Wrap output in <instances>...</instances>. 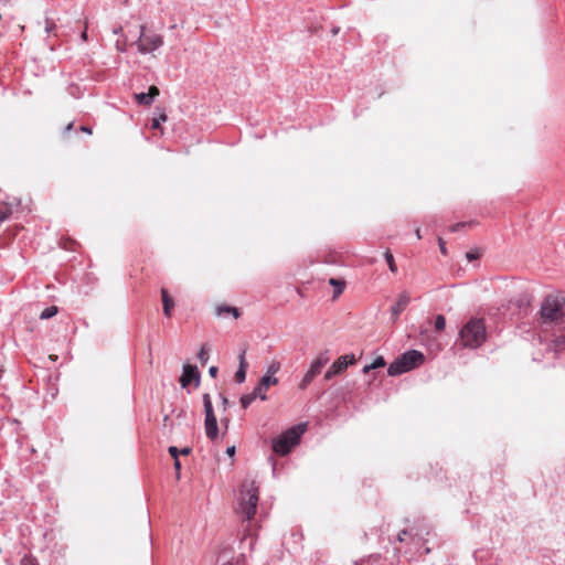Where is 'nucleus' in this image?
Returning a JSON list of instances; mask_svg holds the SVG:
<instances>
[{
  "instance_id": "obj_1",
  "label": "nucleus",
  "mask_w": 565,
  "mask_h": 565,
  "mask_svg": "<svg viewBox=\"0 0 565 565\" xmlns=\"http://www.w3.org/2000/svg\"><path fill=\"white\" fill-rule=\"evenodd\" d=\"M259 499V487L254 479H245L239 488L236 512L244 520H252L256 513Z\"/></svg>"
},
{
  "instance_id": "obj_2",
  "label": "nucleus",
  "mask_w": 565,
  "mask_h": 565,
  "mask_svg": "<svg viewBox=\"0 0 565 565\" xmlns=\"http://www.w3.org/2000/svg\"><path fill=\"white\" fill-rule=\"evenodd\" d=\"M486 326L482 319L469 320L459 332V341L463 348L477 349L486 341Z\"/></svg>"
},
{
  "instance_id": "obj_3",
  "label": "nucleus",
  "mask_w": 565,
  "mask_h": 565,
  "mask_svg": "<svg viewBox=\"0 0 565 565\" xmlns=\"http://www.w3.org/2000/svg\"><path fill=\"white\" fill-rule=\"evenodd\" d=\"M306 431V425L299 424L282 433L273 443V449L280 456H286L299 444L301 436Z\"/></svg>"
},
{
  "instance_id": "obj_4",
  "label": "nucleus",
  "mask_w": 565,
  "mask_h": 565,
  "mask_svg": "<svg viewBox=\"0 0 565 565\" xmlns=\"http://www.w3.org/2000/svg\"><path fill=\"white\" fill-rule=\"evenodd\" d=\"M424 359V354L420 351L409 350L390 364L387 373L391 376L401 375L419 366Z\"/></svg>"
},
{
  "instance_id": "obj_5",
  "label": "nucleus",
  "mask_w": 565,
  "mask_h": 565,
  "mask_svg": "<svg viewBox=\"0 0 565 565\" xmlns=\"http://www.w3.org/2000/svg\"><path fill=\"white\" fill-rule=\"evenodd\" d=\"M543 322H554L562 318V302L557 297L547 296L540 309Z\"/></svg>"
},
{
  "instance_id": "obj_6",
  "label": "nucleus",
  "mask_w": 565,
  "mask_h": 565,
  "mask_svg": "<svg viewBox=\"0 0 565 565\" xmlns=\"http://www.w3.org/2000/svg\"><path fill=\"white\" fill-rule=\"evenodd\" d=\"M203 406H204V428H205V435L209 439L215 440L218 436V427H217V420L214 414L212 399L210 394L205 393L203 394Z\"/></svg>"
},
{
  "instance_id": "obj_7",
  "label": "nucleus",
  "mask_w": 565,
  "mask_h": 565,
  "mask_svg": "<svg viewBox=\"0 0 565 565\" xmlns=\"http://www.w3.org/2000/svg\"><path fill=\"white\" fill-rule=\"evenodd\" d=\"M329 352H321L311 363L309 370L303 375L302 380L299 383V388L305 390L308 385L313 381V379L319 375L322 369L329 363Z\"/></svg>"
},
{
  "instance_id": "obj_8",
  "label": "nucleus",
  "mask_w": 565,
  "mask_h": 565,
  "mask_svg": "<svg viewBox=\"0 0 565 565\" xmlns=\"http://www.w3.org/2000/svg\"><path fill=\"white\" fill-rule=\"evenodd\" d=\"M162 45L161 38H137L130 43V49L140 54H150Z\"/></svg>"
},
{
  "instance_id": "obj_9",
  "label": "nucleus",
  "mask_w": 565,
  "mask_h": 565,
  "mask_svg": "<svg viewBox=\"0 0 565 565\" xmlns=\"http://www.w3.org/2000/svg\"><path fill=\"white\" fill-rule=\"evenodd\" d=\"M355 362L354 354L350 355H341L338 358L332 365L328 369V371L324 374V380L330 381L335 375L342 373L347 370V367L350 364H353Z\"/></svg>"
},
{
  "instance_id": "obj_10",
  "label": "nucleus",
  "mask_w": 565,
  "mask_h": 565,
  "mask_svg": "<svg viewBox=\"0 0 565 565\" xmlns=\"http://www.w3.org/2000/svg\"><path fill=\"white\" fill-rule=\"evenodd\" d=\"M409 302V292L407 290L402 291L397 298L396 303L391 307V319L393 322L397 321L399 315L405 310Z\"/></svg>"
},
{
  "instance_id": "obj_11",
  "label": "nucleus",
  "mask_w": 565,
  "mask_h": 565,
  "mask_svg": "<svg viewBox=\"0 0 565 565\" xmlns=\"http://www.w3.org/2000/svg\"><path fill=\"white\" fill-rule=\"evenodd\" d=\"M194 382L195 386L200 384V372L198 367L191 364L183 365V373L180 379L182 387H186L190 383Z\"/></svg>"
},
{
  "instance_id": "obj_12",
  "label": "nucleus",
  "mask_w": 565,
  "mask_h": 565,
  "mask_svg": "<svg viewBox=\"0 0 565 565\" xmlns=\"http://www.w3.org/2000/svg\"><path fill=\"white\" fill-rule=\"evenodd\" d=\"M278 379L271 376H263L258 384L255 386L254 391L259 396L262 401L267 399V391L271 385H277Z\"/></svg>"
},
{
  "instance_id": "obj_13",
  "label": "nucleus",
  "mask_w": 565,
  "mask_h": 565,
  "mask_svg": "<svg viewBox=\"0 0 565 565\" xmlns=\"http://www.w3.org/2000/svg\"><path fill=\"white\" fill-rule=\"evenodd\" d=\"M159 94V88L152 85L149 87L148 93H137L134 97L137 104L150 106Z\"/></svg>"
},
{
  "instance_id": "obj_14",
  "label": "nucleus",
  "mask_w": 565,
  "mask_h": 565,
  "mask_svg": "<svg viewBox=\"0 0 565 565\" xmlns=\"http://www.w3.org/2000/svg\"><path fill=\"white\" fill-rule=\"evenodd\" d=\"M429 534V529L426 524H423L420 527H418L416 531H414V527H411L409 530H403L399 534H398V541L403 542L404 541V537L406 535H409L412 536L413 539L415 537H418V539H424V535H428Z\"/></svg>"
},
{
  "instance_id": "obj_15",
  "label": "nucleus",
  "mask_w": 565,
  "mask_h": 565,
  "mask_svg": "<svg viewBox=\"0 0 565 565\" xmlns=\"http://www.w3.org/2000/svg\"><path fill=\"white\" fill-rule=\"evenodd\" d=\"M238 360H239V366H238V370L235 373V381L241 384L246 379V369L248 366V363H247L246 358H245V351H243L239 354V359Z\"/></svg>"
},
{
  "instance_id": "obj_16",
  "label": "nucleus",
  "mask_w": 565,
  "mask_h": 565,
  "mask_svg": "<svg viewBox=\"0 0 565 565\" xmlns=\"http://www.w3.org/2000/svg\"><path fill=\"white\" fill-rule=\"evenodd\" d=\"M162 302H163V313L166 317H171V310L174 306L173 300L169 297L168 291L166 289L161 290Z\"/></svg>"
},
{
  "instance_id": "obj_17",
  "label": "nucleus",
  "mask_w": 565,
  "mask_h": 565,
  "mask_svg": "<svg viewBox=\"0 0 565 565\" xmlns=\"http://www.w3.org/2000/svg\"><path fill=\"white\" fill-rule=\"evenodd\" d=\"M215 313L218 317L223 316L224 313H232L234 318H238L239 317V311H238L237 308L231 307V306H226V305L217 306L216 309H215Z\"/></svg>"
},
{
  "instance_id": "obj_18",
  "label": "nucleus",
  "mask_w": 565,
  "mask_h": 565,
  "mask_svg": "<svg viewBox=\"0 0 565 565\" xmlns=\"http://www.w3.org/2000/svg\"><path fill=\"white\" fill-rule=\"evenodd\" d=\"M385 365V360L383 356H377L371 364L365 365L363 367L364 373H369L371 370H375Z\"/></svg>"
},
{
  "instance_id": "obj_19",
  "label": "nucleus",
  "mask_w": 565,
  "mask_h": 565,
  "mask_svg": "<svg viewBox=\"0 0 565 565\" xmlns=\"http://www.w3.org/2000/svg\"><path fill=\"white\" fill-rule=\"evenodd\" d=\"M256 398H259V396L254 390L252 393L243 395L241 397L242 407L247 408Z\"/></svg>"
},
{
  "instance_id": "obj_20",
  "label": "nucleus",
  "mask_w": 565,
  "mask_h": 565,
  "mask_svg": "<svg viewBox=\"0 0 565 565\" xmlns=\"http://www.w3.org/2000/svg\"><path fill=\"white\" fill-rule=\"evenodd\" d=\"M329 284L334 287V298L343 292L344 281H341L335 278H330Z\"/></svg>"
},
{
  "instance_id": "obj_21",
  "label": "nucleus",
  "mask_w": 565,
  "mask_h": 565,
  "mask_svg": "<svg viewBox=\"0 0 565 565\" xmlns=\"http://www.w3.org/2000/svg\"><path fill=\"white\" fill-rule=\"evenodd\" d=\"M280 362L279 361H271L267 369H266V374L264 376H271V377H275L274 375L279 372L280 370Z\"/></svg>"
},
{
  "instance_id": "obj_22",
  "label": "nucleus",
  "mask_w": 565,
  "mask_h": 565,
  "mask_svg": "<svg viewBox=\"0 0 565 565\" xmlns=\"http://www.w3.org/2000/svg\"><path fill=\"white\" fill-rule=\"evenodd\" d=\"M57 307L55 306L47 307L41 312L40 318L42 320L50 319L54 317L57 313Z\"/></svg>"
},
{
  "instance_id": "obj_23",
  "label": "nucleus",
  "mask_w": 565,
  "mask_h": 565,
  "mask_svg": "<svg viewBox=\"0 0 565 565\" xmlns=\"http://www.w3.org/2000/svg\"><path fill=\"white\" fill-rule=\"evenodd\" d=\"M384 257H385V260L388 265V268L392 273H396L397 271V266L395 264V260H394V257L392 255V253L390 250H386L384 253Z\"/></svg>"
},
{
  "instance_id": "obj_24",
  "label": "nucleus",
  "mask_w": 565,
  "mask_h": 565,
  "mask_svg": "<svg viewBox=\"0 0 565 565\" xmlns=\"http://www.w3.org/2000/svg\"><path fill=\"white\" fill-rule=\"evenodd\" d=\"M167 118H168V117H167L166 113H164V111H162L158 117H154V118L152 119L151 128H152V129H158V128H160L161 122L166 121V120H167Z\"/></svg>"
},
{
  "instance_id": "obj_25",
  "label": "nucleus",
  "mask_w": 565,
  "mask_h": 565,
  "mask_svg": "<svg viewBox=\"0 0 565 565\" xmlns=\"http://www.w3.org/2000/svg\"><path fill=\"white\" fill-rule=\"evenodd\" d=\"M446 327V319L444 316L438 315L435 319V329L437 331H443Z\"/></svg>"
},
{
  "instance_id": "obj_26",
  "label": "nucleus",
  "mask_w": 565,
  "mask_h": 565,
  "mask_svg": "<svg viewBox=\"0 0 565 565\" xmlns=\"http://www.w3.org/2000/svg\"><path fill=\"white\" fill-rule=\"evenodd\" d=\"M198 359L202 362V364H205L209 360V352L206 348L203 345L201 350L198 353Z\"/></svg>"
},
{
  "instance_id": "obj_27",
  "label": "nucleus",
  "mask_w": 565,
  "mask_h": 565,
  "mask_svg": "<svg viewBox=\"0 0 565 565\" xmlns=\"http://www.w3.org/2000/svg\"><path fill=\"white\" fill-rule=\"evenodd\" d=\"M21 565H39V564L33 557L24 556L21 559Z\"/></svg>"
},
{
  "instance_id": "obj_28",
  "label": "nucleus",
  "mask_w": 565,
  "mask_h": 565,
  "mask_svg": "<svg viewBox=\"0 0 565 565\" xmlns=\"http://www.w3.org/2000/svg\"><path fill=\"white\" fill-rule=\"evenodd\" d=\"M10 213L11 212L7 207L6 209L0 207V222H4L9 217Z\"/></svg>"
},
{
  "instance_id": "obj_29",
  "label": "nucleus",
  "mask_w": 565,
  "mask_h": 565,
  "mask_svg": "<svg viewBox=\"0 0 565 565\" xmlns=\"http://www.w3.org/2000/svg\"><path fill=\"white\" fill-rule=\"evenodd\" d=\"M169 454L170 456L175 460V459H179L178 456L180 454L179 449L175 447V446H170L169 447Z\"/></svg>"
},
{
  "instance_id": "obj_30",
  "label": "nucleus",
  "mask_w": 565,
  "mask_h": 565,
  "mask_svg": "<svg viewBox=\"0 0 565 565\" xmlns=\"http://www.w3.org/2000/svg\"><path fill=\"white\" fill-rule=\"evenodd\" d=\"M438 245H439V249H440L441 254L447 255L446 243L441 237H438Z\"/></svg>"
},
{
  "instance_id": "obj_31",
  "label": "nucleus",
  "mask_w": 565,
  "mask_h": 565,
  "mask_svg": "<svg viewBox=\"0 0 565 565\" xmlns=\"http://www.w3.org/2000/svg\"><path fill=\"white\" fill-rule=\"evenodd\" d=\"M465 226H467V223L460 222V223H457V224H455V225L450 226V231H451V232H456V231H458L459 228H462V227H465Z\"/></svg>"
},
{
  "instance_id": "obj_32",
  "label": "nucleus",
  "mask_w": 565,
  "mask_h": 565,
  "mask_svg": "<svg viewBox=\"0 0 565 565\" xmlns=\"http://www.w3.org/2000/svg\"><path fill=\"white\" fill-rule=\"evenodd\" d=\"M174 469L177 470V479H180V469H181V462L179 459L174 460Z\"/></svg>"
},
{
  "instance_id": "obj_33",
  "label": "nucleus",
  "mask_w": 565,
  "mask_h": 565,
  "mask_svg": "<svg viewBox=\"0 0 565 565\" xmlns=\"http://www.w3.org/2000/svg\"><path fill=\"white\" fill-rule=\"evenodd\" d=\"M209 374L212 376V377H215L216 374H217V367L216 366H211L210 370H209Z\"/></svg>"
},
{
  "instance_id": "obj_34",
  "label": "nucleus",
  "mask_w": 565,
  "mask_h": 565,
  "mask_svg": "<svg viewBox=\"0 0 565 565\" xmlns=\"http://www.w3.org/2000/svg\"><path fill=\"white\" fill-rule=\"evenodd\" d=\"M339 32H340V28H339V26H332V28L330 29V33H331L332 35H337Z\"/></svg>"
},
{
  "instance_id": "obj_35",
  "label": "nucleus",
  "mask_w": 565,
  "mask_h": 565,
  "mask_svg": "<svg viewBox=\"0 0 565 565\" xmlns=\"http://www.w3.org/2000/svg\"><path fill=\"white\" fill-rule=\"evenodd\" d=\"M226 454H227L228 456H233V455L235 454V447H234V446L228 447V448L226 449Z\"/></svg>"
},
{
  "instance_id": "obj_36",
  "label": "nucleus",
  "mask_w": 565,
  "mask_h": 565,
  "mask_svg": "<svg viewBox=\"0 0 565 565\" xmlns=\"http://www.w3.org/2000/svg\"><path fill=\"white\" fill-rule=\"evenodd\" d=\"M221 399H222L223 407L225 409L226 406H227L228 401H227V398L224 395H221Z\"/></svg>"
},
{
  "instance_id": "obj_37",
  "label": "nucleus",
  "mask_w": 565,
  "mask_h": 565,
  "mask_svg": "<svg viewBox=\"0 0 565 565\" xmlns=\"http://www.w3.org/2000/svg\"><path fill=\"white\" fill-rule=\"evenodd\" d=\"M116 46H117V49H118V50H122V51L125 50V47H124V43H122L120 40H118V41L116 42Z\"/></svg>"
},
{
  "instance_id": "obj_38",
  "label": "nucleus",
  "mask_w": 565,
  "mask_h": 565,
  "mask_svg": "<svg viewBox=\"0 0 565 565\" xmlns=\"http://www.w3.org/2000/svg\"><path fill=\"white\" fill-rule=\"evenodd\" d=\"M81 130L86 132V134H92V129L89 127H86V126H82Z\"/></svg>"
},
{
  "instance_id": "obj_39",
  "label": "nucleus",
  "mask_w": 565,
  "mask_h": 565,
  "mask_svg": "<svg viewBox=\"0 0 565 565\" xmlns=\"http://www.w3.org/2000/svg\"><path fill=\"white\" fill-rule=\"evenodd\" d=\"M190 452H191V449L189 447H185L182 450H180V454H182V455H189Z\"/></svg>"
},
{
  "instance_id": "obj_40",
  "label": "nucleus",
  "mask_w": 565,
  "mask_h": 565,
  "mask_svg": "<svg viewBox=\"0 0 565 565\" xmlns=\"http://www.w3.org/2000/svg\"><path fill=\"white\" fill-rule=\"evenodd\" d=\"M467 258H468L469 260H473V259H476V258H477V255H475L473 253H467Z\"/></svg>"
},
{
  "instance_id": "obj_41",
  "label": "nucleus",
  "mask_w": 565,
  "mask_h": 565,
  "mask_svg": "<svg viewBox=\"0 0 565 565\" xmlns=\"http://www.w3.org/2000/svg\"><path fill=\"white\" fill-rule=\"evenodd\" d=\"M415 233H416L417 238H418V239H420V238H422L420 230H419V228H417Z\"/></svg>"
},
{
  "instance_id": "obj_42",
  "label": "nucleus",
  "mask_w": 565,
  "mask_h": 565,
  "mask_svg": "<svg viewBox=\"0 0 565 565\" xmlns=\"http://www.w3.org/2000/svg\"><path fill=\"white\" fill-rule=\"evenodd\" d=\"M72 128H73V124L71 122V124H68V125H67L66 130L68 131V130H71Z\"/></svg>"
},
{
  "instance_id": "obj_43",
  "label": "nucleus",
  "mask_w": 565,
  "mask_h": 565,
  "mask_svg": "<svg viewBox=\"0 0 565 565\" xmlns=\"http://www.w3.org/2000/svg\"><path fill=\"white\" fill-rule=\"evenodd\" d=\"M143 32H145V26H141L140 35H143Z\"/></svg>"
},
{
  "instance_id": "obj_44",
  "label": "nucleus",
  "mask_w": 565,
  "mask_h": 565,
  "mask_svg": "<svg viewBox=\"0 0 565 565\" xmlns=\"http://www.w3.org/2000/svg\"><path fill=\"white\" fill-rule=\"evenodd\" d=\"M81 35L86 36V35H87L86 30H84V31L81 33Z\"/></svg>"
}]
</instances>
